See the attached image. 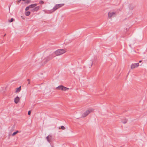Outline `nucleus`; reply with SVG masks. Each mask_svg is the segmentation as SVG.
Wrapping results in <instances>:
<instances>
[{
  "label": "nucleus",
  "instance_id": "a211bd4d",
  "mask_svg": "<svg viewBox=\"0 0 147 147\" xmlns=\"http://www.w3.org/2000/svg\"><path fill=\"white\" fill-rule=\"evenodd\" d=\"M27 81L28 82V84H29L30 83V80L29 79L27 80Z\"/></svg>",
  "mask_w": 147,
  "mask_h": 147
},
{
  "label": "nucleus",
  "instance_id": "4be33fe9",
  "mask_svg": "<svg viewBox=\"0 0 147 147\" xmlns=\"http://www.w3.org/2000/svg\"><path fill=\"white\" fill-rule=\"evenodd\" d=\"M25 0H20V1H24Z\"/></svg>",
  "mask_w": 147,
  "mask_h": 147
},
{
  "label": "nucleus",
  "instance_id": "423d86ee",
  "mask_svg": "<svg viewBox=\"0 0 147 147\" xmlns=\"http://www.w3.org/2000/svg\"><path fill=\"white\" fill-rule=\"evenodd\" d=\"M37 5V4L36 3L31 4V5H30L29 6L27 7L26 8V11H27V10H29V8H34Z\"/></svg>",
  "mask_w": 147,
  "mask_h": 147
},
{
  "label": "nucleus",
  "instance_id": "7ed1b4c3",
  "mask_svg": "<svg viewBox=\"0 0 147 147\" xmlns=\"http://www.w3.org/2000/svg\"><path fill=\"white\" fill-rule=\"evenodd\" d=\"M56 89L59 90L63 91H65L69 89V88L65 87L62 85L59 86L58 87L56 88Z\"/></svg>",
  "mask_w": 147,
  "mask_h": 147
},
{
  "label": "nucleus",
  "instance_id": "20e7f679",
  "mask_svg": "<svg viewBox=\"0 0 147 147\" xmlns=\"http://www.w3.org/2000/svg\"><path fill=\"white\" fill-rule=\"evenodd\" d=\"M64 5V4H59L56 5H55V6L53 9L51 13L54 12L57 9L60 8V7H62Z\"/></svg>",
  "mask_w": 147,
  "mask_h": 147
},
{
  "label": "nucleus",
  "instance_id": "ddd939ff",
  "mask_svg": "<svg viewBox=\"0 0 147 147\" xmlns=\"http://www.w3.org/2000/svg\"><path fill=\"white\" fill-rule=\"evenodd\" d=\"M19 131H16L14 132L12 134V136H14L16 135L18 133Z\"/></svg>",
  "mask_w": 147,
  "mask_h": 147
},
{
  "label": "nucleus",
  "instance_id": "5701e85b",
  "mask_svg": "<svg viewBox=\"0 0 147 147\" xmlns=\"http://www.w3.org/2000/svg\"><path fill=\"white\" fill-rule=\"evenodd\" d=\"M5 35H6V34H5L4 35V36H5Z\"/></svg>",
  "mask_w": 147,
  "mask_h": 147
},
{
  "label": "nucleus",
  "instance_id": "412c9836",
  "mask_svg": "<svg viewBox=\"0 0 147 147\" xmlns=\"http://www.w3.org/2000/svg\"><path fill=\"white\" fill-rule=\"evenodd\" d=\"M141 61H139V62L140 63V62H141Z\"/></svg>",
  "mask_w": 147,
  "mask_h": 147
},
{
  "label": "nucleus",
  "instance_id": "dca6fc26",
  "mask_svg": "<svg viewBox=\"0 0 147 147\" xmlns=\"http://www.w3.org/2000/svg\"><path fill=\"white\" fill-rule=\"evenodd\" d=\"M43 1H40L39 2V3L41 4H42L43 3Z\"/></svg>",
  "mask_w": 147,
  "mask_h": 147
},
{
  "label": "nucleus",
  "instance_id": "1a4fd4ad",
  "mask_svg": "<svg viewBox=\"0 0 147 147\" xmlns=\"http://www.w3.org/2000/svg\"><path fill=\"white\" fill-rule=\"evenodd\" d=\"M40 8V7L39 6L36 7L32 9V11H37Z\"/></svg>",
  "mask_w": 147,
  "mask_h": 147
},
{
  "label": "nucleus",
  "instance_id": "39448f33",
  "mask_svg": "<svg viewBox=\"0 0 147 147\" xmlns=\"http://www.w3.org/2000/svg\"><path fill=\"white\" fill-rule=\"evenodd\" d=\"M46 139L47 141L49 143H51L53 141L54 139L53 138L52 136L51 135H48Z\"/></svg>",
  "mask_w": 147,
  "mask_h": 147
},
{
  "label": "nucleus",
  "instance_id": "9b49d317",
  "mask_svg": "<svg viewBox=\"0 0 147 147\" xmlns=\"http://www.w3.org/2000/svg\"><path fill=\"white\" fill-rule=\"evenodd\" d=\"M21 90V87L20 86L19 88H17L16 90V92H19Z\"/></svg>",
  "mask_w": 147,
  "mask_h": 147
},
{
  "label": "nucleus",
  "instance_id": "f3484780",
  "mask_svg": "<svg viewBox=\"0 0 147 147\" xmlns=\"http://www.w3.org/2000/svg\"><path fill=\"white\" fill-rule=\"evenodd\" d=\"M30 1V0H27L26 1V2L27 3H29Z\"/></svg>",
  "mask_w": 147,
  "mask_h": 147
},
{
  "label": "nucleus",
  "instance_id": "4468645a",
  "mask_svg": "<svg viewBox=\"0 0 147 147\" xmlns=\"http://www.w3.org/2000/svg\"><path fill=\"white\" fill-rule=\"evenodd\" d=\"M14 20V19H13V18H11V20H10L9 21V22H13Z\"/></svg>",
  "mask_w": 147,
  "mask_h": 147
},
{
  "label": "nucleus",
  "instance_id": "9d476101",
  "mask_svg": "<svg viewBox=\"0 0 147 147\" xmlns=\"http://www.w3.org/2000/svg\"><path fill=\"white\" fill-rule=\"evenodd\" d=\"M115 14V13H111L109 12V18H111L112 16Z\"/></svg>",
  "mask_w": 147,
  "mask_h": 147
},
{
  "label": "nucleus",
  "instance_id": "f257e3e1",
  "mask_svg": "<svg viewBox=\"0 0 147 147\" xmlns=\"http://www.w3.org/2000/svg\"><path fill=\"white\" fill-rule=\"evenodd\" d=\"M66 51L65 49H59L55 51L54 53H53L51 55H50L49 57H47V61L49 60L55 56L63 54Z\"/></svg>",
  "mask_w": 147,
  "mask_h": 147
},
{
  "label": "nucleus",
  "instance_id": "6ab92c4d",
  "mask_svg": "<svg viewBox=\"0 0 147 147\" xmlns=\"http://www.w3.org/2000/svg\"><path fill=\"white\" fill-rule=\"evenodd\" d=\"M30 114H31V112L30 111H29L28 112V114L29 115H30Z\"/></svg>",
  "mask_w": 147,
  "mask_h": 147
},
{
  "label": "nucleus",
  "instance_id": "f8f14e48",
  "mask_svg": "<svg viewBox=\"0 0 147 147\" xmlns=\"http://www.w3.org/2000/svg\"><path fill=\"white\" fill-rule=\"evenodd\" d=\"M30 13V11H26L25 13V15L26 16H29Z\"/></svg>",
  "mask_w": 147,
  "mask_h": 147
},
{
  "label": "nucleus",
  "instance_id": "2eb2a0df",
  "mask_svg": "<svg viewBox=\"0 0 147 147\" xmlns=\"http://www.w3.org/2000/svg\"><path fill=\"white\" fill-rule=\"evenodd\" d=\"M61 129H65V128L63 126H62L61 127Z\"/></svg>",
  "mask_w": 147,
  "mask_h": 147
},
{
  "label": "nucleus",
  "instance_id": "0eeeda50",
  "mask_svg": "<svg viewBox=\"0 0 147 147\" xmlns=\"http://www.w3.org/2000/svg\"><path fill=\"white\" fill-rule=\"evenodd\" d=\"M139 65V64L138 63H134L131 65V68L132 69H134L138 67Z\"/></svg>",
  "mask_w": 147,
  "mask_h": 147
},
{
  "label": "nucleus",
  "instance_id": "6e6552de",
  "mask_svg": "<svg viewBox=\"0 0 147 147\" xmlns=\"http://www.w3.org/2000/svg\"><path fill=\"white\" fill-rule=\"evenodd\" d=\"M20 100V98L18 96H17L15 99H14V102L16 104H17Z\"/></svg>",
  "mask_w": 147,
  "mask_h": 147
},
{
  "label": "nucleus",
  "instance_id": "f03ea898",
  "mask_svg": "<svg viewBox=\"0 0 147 147\" xmlns=\"http://www.w3.org/2000/svg\"><path fill=\"white\" fill-rule=\"evenodd\" d=\"M94 110L92 109H89L86 111L83 114V117H85L90 113L93 111Z\"/></svg>",
  "mask_w": 147,
  "mask_h": 147
},
{
  "label": "nucleus",
  "instance_id": "aec40b11",
  "mask_svg": "<svg viewBox=\"0 0 147 147\" xmlns=\"http://www.w3.org/2000/svg\"><path fill=\"white\" fill-rule=\"evenodd\" d=\"M21 1H20V0H19L18 1V3H20V2Z\"/></svg>",
  "mask_w": 147,
  "mask_h": 147
}]
</instances>
